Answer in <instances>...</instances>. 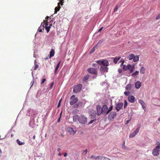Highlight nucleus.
Here are the masks:
<instances>
[{"label": "nucleus", "instance_id": "13", "mask_svg": "<svg viewBox=\"0 0 160 160\" xmlns=\"http://www.w3.org/2000/svg\"><path fill=\"white\" fill-rule=\"evenodd\" d=\"M102 114L106 115L107 111L108 110V108L107 106L106 105H103L102 108Z\"/></svg>", "mask_w": 160, "mask_h": 160}, {"label": "nucleus", "instance_id": "27", "mask_svg": "<svg viewBox=\"0 0 160 160\" xmlns=\"http://www.w3.org/2000/svg\"><path fill=\"white\" fill-rule=\"evenodd\" d=\"M60 62H61V61H60L58 62V64H57V66L56 67V68H55V74H56V73H57V70L58 69V68L59 67V66Z\"/></svg>", "mask_w": 160, "mask_h": 160}, {"label": "nucleus", "instance_id": "46", "mask_svg": "<svg viewBox=\"0 0 160 160\" xmlns=\"http://www.w3.org/2000/svg\"><path fill=\"white\" fill-rule=\"evenodd\" d=\"M118 6L116 7V8H115L114 10V12H115L117 11L118 9Z\"/></svg>", "mask_w": 160, "mask_h": 160}, {"label": "nucleus", "instance_id": "11", "mask_svg": "<svg viewBox=\"0 0 160 160\" xmlns=\"http://www.w3.org/2000/svg\"><path fill=\"white\" fill-rule=\"evenodd\" d=\"M121 62L122 64L121 65H123V70L125 71L127 70L128 69H129V68L131 67L130 64H128L127 66H126L125 65H123L124 63L125 62L124 60H123L122 61H120L119 62Z\"/></svg>", "mask_w": 160, "mask_h": 160}, {"label": "nucleus", "instance_id": "39", "mask_svg": "<svg viewBox=\"0 0 160 160\" xmlns=\"http://www.w3.org/2000/svg\"><path fill=\"white\" fill-rule=\"evenodd\" d=\"M88 152V150L87 149H86L85 150H84L83 151V152H82V154L84 155H85L86 154V153H87Z\"/></svg>", "mask_w": 160, "mask_h": 160}, {"label": "nucleus", "instance_id": "48", "mask_svg": "<svg viewBox=\"0 0 160 160\" xmlns=\"http://www.w3.org/2000/svg\"><path fill=\"white\" fill-rule=\"evenodd\" d=\"M75 97V95H72V96L71 97V98H70V99H73V98H74Z\"/></svg>", "mask_w": 160, "mask_h": 160}, {"label": "nucleus", "instance_id": "38", "mask_svg": "<svg viewBox=\"0 0 160 160\" xmlns=\"http://www.w3.org/2000/svg\"><path fill=\"white\" fill-rule=\"evenodd\" d=\"M130 93V92H124V94H125V95L127 96H128L129 95Z\"/></svg>", "mask_w": 160, "mask_h": 160}, {"label": "nucleus", "instance_id": "41", "mask_svg": "<svg viewBox=\"0 0 160 160\" xmlns=\"http://www.w3.org/2000/svg\"><path fill=\"white\" fill-rule=\"evenodd\" d=\"M64 0H59L60 4L62 6L63 5V3L64 2L63 1Z\"/></svg>", "mask_w": 160, "mask_h": 160}, {"label": "nucleus", "instance_id": "47", "mask_svg": "<svg viewBox=\"0 0 160 160\" xmlns=\"http://www.w3.org/2000/svg\"><path fill=\"white\" fill-rule=\"evenodd\" d=\"M103 28L102 27H101L100 28V29H99V30H98V32H100L102 30V29Z\"/></svg>", "mask_w": 160, "mask_h": 160}, {"label": "nucleus", "instance_id": "43", "mask_svg": "<svg viewBox=\"0 0 160 160\" xmlns=\"http://www.w3.org/2000/svg\"><path fill=\"white\" fill-rule=\"evenodd\" d=\"M118 71L119 73H121L122 71V70L121 69H118Z\"/></svg>", "mask_w": 160, "mask_h": 160}, {"label": "nucleus", "instance_id": "58", "mask_svg": "<svg viewBox=\"0 0 160 160\" xmlns=\"http://www.w3.org/2000/svg\"><path fill=\"white\" fill-rule=\"evenodd\" d=\"M158 120L159 121H160V118H158Z\"/></svg>", "mask_w": 160, "mask_h": 160}, {"label": "nucleus", "instance_id": "64", "mask_svg": "<svg viewBox=\"0 0 160 160\" xmlns=\"http://www.w3.org/2000/svg\"><path fill=\"white\" fill-rule=\"evenodd\" d=\"M159 41L160 42V39L159 40Z\"/></svg>", "mask_w": 160, "mask_h": 160}, {"label": "nucleus", "instance_id": "25", "mask_svg": "<svg viewBox=\"0 0 160 160\" xmlns=\"http://www.w3.org/2000/svg\"><path fill=\"white\" fill-rule=\"evenodd\" d=\"M134 55L133 54H130L128 56V58L129 60H131L133 59Z\"/></svg>", "mask_w": 160, "mask_h": 160}, {"label": "nucleus", "instance_id": "28", "mask_svg": "<svg viewBox=\"0 0 160 160\" xmlns=\"http://www.w3.org/2000/svg\"><path fill=\"white\" fill-rule=\"evenodd\" d=\"M135 69V67L134 65L131 66V67L129 68V70H130V71L131 73Z\"/></svg>", "mask_w": 160, "mask_h": 160}, {"label": "nucleus", "instance_id": "59", "mask_svg": "<svg viewBox=\"0 0 160 160\" xmlns=\"http://www.w3.org/2000/svg\"><path fill=\"white\" fill-rule=\"evenodd\" d=\"M61 153H59V154H58V155L59 156H61Z\"/></svg>", "mask_w": 160, "mask_h": 160}, {"label": "nucleus", "instance_id": "23", "mask_svg": "<svg viewBox=\"0 0 160 160\" xmlns=\"http://www.w3.org/2000/svg\"><path fill=\"white\" fill-rule=\"evenodd\" d=\"M139 102L142 105V107H143V109H144L145 108H146V107L145 106V103H144V102L142 100H140L139 101Z\"/></svg>", "mask_w": 160, "mask_h": 160}, {"label": "nucleus", "instance_id": "21", "mask_svg": "<svg viewBox=\"0 0 160 160\" xmlns=\"http://www.w3.org/2000/svg\"><path fill=\"white\" fill-rule=\"evenodd\" d=\"M54 53H55L54 50L53 49H52L51 50L50 52V56H49L50 58L53 57L54 55Z\"/></svg>", "mask_w": 160, "mask_h": 160}, {"label": "nucleus", "instance_id": "19", "mask_svg": "<svg viewBox=\"0 0 160 160\" xmlns=\"http://www.w3.org/2000/svg\"><path fill=\"white\" fill-rule=\"evenodd\" d=\"M60 2H58V6L55 8V11H54L55 13H57V12L61 8V7L60 6Z\"/></svg>", "mask_w": 160, "mask_h": 160}, {"label": "nucleus", "instance_id": "57", "mask_svg": "<svg viewBox=\"0 0 160 160\" xmlns=\"http://www.w3.org/2000/svg\"><path fill=\"white\" fill-rule=\"evenodd\" d=\"M60 120V118H59V119L58 120V122H59Z\"/></svg>", "mask_w": 160, "mask_h": 160}, {"label": "nucleus", "instance_id": "24", "mask_svg": "<svg viewBox=\"0 0 160 160\" xmlns=\"http://www.w3.org/2000/svg\"><path fill=\"white\" fill-rule=\"evenodd\" d=\"M132 87L131 84H129L127 85L126 87V89L127 91L129 90Z\"/></svg>", "mask_w": 160, "mask_h": 160}, {"label": "nucleus", "instance_id": "51", "mask_svg": "<svg viewBox=\"0 0 160 160\" xmlns=\"http://www.w3.org/2000/svg\"><path fill=\"white\" fill-rule=\"evenodd\" d=\"M92 66L93 67H96L97 66V64H92Z\"/></svg>", "mask_w": 160, "mask_h": 160}, {"label": "nucleus", "instance_id": "55", "mask_svg": "<svg viewBox=\"0 0 160 160\" xmlns=\"http://www.w3.org/2000/svg\"><path fill=\"white\" fill-rule=\"evenodd\" d=\"M60 149L59 148H58V149H57V150L58 152H59L60 151Z\"/></svg>", "mask_w": 160, "mask_h": 160}, {"label": "nucleus", "instance_id": "22", "mask_svg": "<svg viewBox=\"0 0 160 160\" xmlns=\"http://www.w3.org/2000/svg\"><path fill=\"white\" fill-rule=\"evenodd\" d=\"M139 55H134V58L133 59V61L134 62H136L139 60Z\"/></svg>", "mask_w": 160, "mask_h": 160}, {"label": "nucleus", "instance_id": "50", "mask_svg": "<svg viewBox=\"0 0 160 160\" xmlns=\"http://www.w3.org/2000/svg\"><path fill=\"white\" fill-rule=\"evenodd\" d=\"M61 105V103L60 102H59L58 104V107H59Z\"/></svg>", "mask_w": 160, "mask_h": 160}, {"label": "nucleus", "instance_id": "52", "mask_svg": "<svg viewBox=\"0 0 160 160\" xmlns=\"http://www.w3.org/2000/svg\"><path fill=\"white\" fill-rule=\"evenodd\" d=\"M49 17H48V16H47L46 17V18H45V19H46V20H48V18H49Z\"/></svg>", "mask_w": 160, "mask_h": 160}, {"label": "nucleus", "instance_id": "37", "mask_svg": "<svg viewBox=\"0 0 160 160\" xmlns=\"http://www.w3.org/2000/svg\"><path fill=\"white\" fill-rule=\"evenodd\" d=\"M124 108H126L127 107V106L128 105V103H127V101H126V100H125L124 101Z\"/></svg>", "mask_w": 160, "mask_h": 160}, {"label": "nucleus", "instance_id": "20", "mask_svg": "<svg viewBox=\"0 0 160 160\" xmlns=\"http://www.w3.org/2000/svg\"><path fill=\"white\" fill-rule=\"evenodd\" d=\"M121 57H115L113 58V62L115 64H117L118 61L121 59Z\"/></svg>", "mask_w": 160, "mask_h": 160}, {"label": "nucleus", "instance_id": "10", "mask_svg": "<svg viewBox=\"0 0 160 160\" xmlns=\"http://www.w3.org/2000/svg\"><path fill=\"white\" fill-rule=\"evenodd\" d=\"M123 106V103L122 102H120L117 103L115 109L118 112L122 109Z\"/></svg>", "mask_w": 160, "mask_h": 160}, {"label": "nucleus", "instance_id": "18", "mask_svg": "<svg viewBox=\"0 0 160 160\" xmlns=\"http://www.w3.org/2000/svg\"><path fill=\"white\" fill-rule=\"evenodd\" d=\"M141 86V82L140 81H137L135 83V87L136 88L138 89Z\"/></svg>", "mask_w": 160, "mask_h": 160}, {"label": "nucleus", "instance_id": "40", "mask_svg": "<svg viewBox=\"0 0 160 160\" xmlns=\"http://www.w3.org/2000/svg\"><path fill=\"white\" fill-rule=\"evenodd\" d=\"M160 18V13L158 14L156 17V20L159 19Z\"/></svg>", "mask_w": 160, "mask_h": 160}, {"label": "nucleus", "instance_id": "49", "mask_svg": "<svg viewBox=\"0 0 160 160\" xmlns=\"http://www.w3.org/2000/svg\"><path fill=\"white\" fill-rule=\"evenodd\" d=\"M67 155V153H64V157H66Z\"/></svg>", "mask_w": 160, "mask_h": 160}, {"label": "nucleus", "instance_id": "44", "mask_svg": "<svg viewBox=\"0 0 160 160\" xmlns=\"http://www.w3.org/2000/svg\"><path fill=\"white\" fill-rule=\"evenodd\" d=\"M54 82H52L51 83V85H50V89H51L52 88V86L54 84Z\"/></svg>", "mask_w": 160, "mask_h": 160}, {"label": "nucleus", "instance_id": "30", "mask_svg": "<svg viewBox=\"0 0 160 160\" xmlns=\"http://www.w3.org/2000/svg\"><path fill=\"white\" fill-rule=\"evenodd\" d=\"M113 107L112 106H111L108 109L107 111L106 115H107L108 113H109L112 109Z\"/></svg>", "mask_w": 160, "mask_h": 160}, {"label": "nucleus", "instance_id": "14", "mask_svg": "<svg viewBox=\"0 0 160 160\" xmlns=\"http://www.w3.org/2000/svg\"><path fill=\"white\" fill-rule=\"evenodd\" d=\"M97 112V114L98 116H99L102 114V108L100 106H97L96 108Z\"/></svg>", "mask_w": 160, "mask_h": 160}, {"label": "nucleus", "instance_id": "61", "mask_svg": "<svg viewBox=\"0 0 160 160\" xmlns=\"http://www.w3.org/2000/svg\"><path fill=\"white\" fill-rule=\"evenodd\" d=\"M77 106L76 107H78V105H75V106Z\"/></svg>", "mask_w": 160, "mask_h": 160}, {"label": "nucleus", "instance_id": "6", "mask_svg": "<svg viewBox=\"0 0 160 160\" xmlns=\"http://www.w3.org/2000/svg\"><path fill=\"white\" fill-rule=\"evenodd\" d=\"M44 25H45V29L47 31V32H48L50 30V28H51V26L52 24H50V25L49 26H48V22H47V20H43V24L42 26V28L43 30L44 27Z\"/></svg>", "mask_w": 160, "mask_h": 160}, {"label": "nucleus", "instance_id": "3", "mask_svg": "<svg viewBox=\"0 0 160 160\" xmlns=\"http://www.w3.org/2000/svg\"><path fill=\"white\" fill-rule=\"evenodd\" d=\"M91 158L95 159H98L99 160H111L110 158H108L101 156H95L94 155H92L91 156Z\"/></svg>", "mask_w": 160, "mask_h": 160}, {"label": "nucleus", "instance_id": "8", "mask_svg": "<svg viewBox=\"0 0 160 160\" xmlns=\"http://www.w3.org/2000/svg\"><path fill=\"white\" fill-rule=\"evenodd\" d=\"M88 71L90 73L92 74L96 75L98 74V72L97 69L94 68H90L88 69Z\"/></svg>", "mask_w": 160, "mask_h": 160}, {"label": "nucleus", "instance_id": "35", "mask_svg": "<svg viewBox=\"0 0 160 160\" xmlns=\"http://www.w3.org/2000/svg\"><path fill=\"white\" fill-rule=\"evenodd\" d=\"M139 73V72L138 71H136L134 73H132V76L134 77L135 76H136Z\"/></svg>", "mask_w": 160, "mask_h": 160}, {"label": "nucleus", "instance_id": "42", "mask_svg": "<svg viewBox=\"0 0 160 160\" xmlns=\"http://www.w3.org/2000/svg\"><path fill=\"white\" fill-rule=\"evenodd\" d=\"M96 121L95 119L92 120L89 122V124H91L94 122Z\"/></svg>", "mask_w": 160, "mask_h": 160}, {"label": "nucleus", "instance_id": "32", "mask_svg": "<svg viewBox=\"0 0 160 160\" xmlns=\"http://www.w3.org/2000/svg\"><path fill=\"white\" fill-rule=\"evenodd\" d=\"M103 41L104 40L103 39L100 40L98 43L96 45L98 47L100 44H102L103 42Z\"/></svg>", "mask_w": 160, "mask_h": 160}, {"label": "nucleus", "instance_id": "17", "mask_svg": "<svg viewBox=\"0 0 160 160\" xmlns=\"http://www.w3.org/2000/svg\"><path fill=\"white\" fill-rule=\"evenodd\" d=\"M128 100L131 103H133L135 101V98L133 96H130L128 97Z\"/></svg>", "mask_w": 160, "mask_h": 160}, {"label": "nucleus", "instance_id": "16", "mask_svg": "<svg viewBox=\"0 0 160 160\" xmlns=\"http://www.w3.org/2000/svg\"><path fill=\"white\" fill-rule=\"evenodd\" d=\"M70 101V103L71 105H73L76 103L78 101V99L77 98H75L73 99H71Z\"/></svg>", "mask_w": 160, "mask_h": 160}, {"label": "nucleus", "instance_id": "54", "mask_svg": "<svg viewBox=\"0 0 160 160\" xmlns=\"http://www.w3.org/2000/svg\"><path fill=\"white\" fill-rule=\"evenodd\" d=\"M129 120H127V121L126 124H128V123H129Z\"/></svg>", "mask_w": 160, "mask_h": 160}, {"label": "nucleus", "instance_id": "62", "mask_svg": "<svg viewBox=\"0 0 160 160\" xmlns=\"http://www.w3.org/2000/svg\"><path fill=\"white\" fill-rule=\"evenodd\" d=\"M11 137H13V134H12L11 135Z\"/></svg>", "mask_w": 160, "mask_h": 160}, {"label": "nucleus", "instance_id": "12", "mask_svg": "<svg viewBox=\"0 0 160 160\" xmlns=\"http://www.w3.org/2000/svg\"><path fill=\"white\" fill-rule=\"evenodd\" d=\"M66 130L70 134L74 135L76 132V131L74 130L72 128L70 127H68Z\"/></svg>", "mask_w": 160, "mask_h": 160}, {"label": "nucleus", "instance_id": "31", "mask_svg": "<svg viewBox=\"0 0 160 160\" xmlns=\"http://www.w3.org/2000/svg\"><path fill=\"white\" fill-rule=\"evenodd\" d=\"M89 78V76L88 75L84 76L83 79V81L85 82Z\"/></svg>", "mask_w": 160, "mask_h": 160}, {"label": "nucleus", "instance_id": "5", "mask_svg": "<svg viewBox=\"0 0 160 160\" xmlns=\"http://www.w3.org/2000/svg\"><path fill=\"white\" fill-rule=\"evenodd\" d=\"M140 128V125L139 124L138 125L137 128L136 130L130 134L129 135V138H132L134 137L139 132Z\"/></svg>", "mask_w": 160, "mask_h": 160}, {"label": "nucleus", "instance_id": "9", "mask_svg": "<svg viewBox=\"0 0 160 160\" xmlns=\"http://www.w3.org/2000/svg\"><path fill=\"white\" fill-rule=\"evenodd\" d=\"M117 116V113L115 112H112L110 113L108 116V119L109 120H112L115 118Z\"/></svg>", "mask_w": 160, "mask_h": 160}, {"label": "nucleus", "instance_id": "1", "mask_svg": "<svg viewBox=\"0 0 160 160\" xmlns=\"http://www.w3.org/2000/svg\"><path fill=\"white\" fill-rule=\"evenodd\" d=\"M73 122H79L81 124H85L87 122V117L83 115L79 116L78 115H75L73 116Z\"/></svg>", "mask_w": 160, "mask_h": 160}, {"label": "nucleus", "instance_id": "56", "mask_svg": "<svg viewBox=\"0 0 160 160\" xmlns=\"http://www.w3.org/2000/svg\"><path fill=\"white\" fill-rule=\"evenodd\" d=\"M125 144V141H124L123 143L122 146H124Z\"/></svg>", "mask_w": 160, "mask_h": 160}, {"label": "nucleus", "instance_id": "45", "mask_svg": "<svg viewBox=\"0 0 160 160\" xmlns=\"http://www.w3.org/2000/svg\"><path fill=\"white\" fill-rule=\"evenodd\" d=\"M46 79L45 78H44L42 79V82H41V84H43V83L44 82L46 81Z\"/></svg>", "mask_w": 160, "mask_h": 160}, {"label": "nucleus", "instance_id": "29", "mask_svg": "<svg viewBox=\"0 0 160 160\" xmlns=\"http://www.w3.org/2000/svg\"><path fill=\"white\" fill-rule=\"evenodd\" d=\"M145 69L144 67H142L140 70V72L142 74H143L145 72Z\"/></svg>", "mask_w": 160, "mask_h": 160}, {"label": "nucleus", "instance_id": "36", "mask_svg": "<svg viewBox=\"0 0 160 160\" xmlns=\"http://www.w3.org/2000/svg\"><path fill=\"white\" fill-rule=\"evenodd\" d=\"M36 61L35 62V66L34 67V70H36L38 68V64H35L36 63Z\"/></svg>", "mask_w": 160, "mask_h": 160}, {"label": "nucleus", "instance_id": "2", "mask_svg": "<svg viewBox=\"0 0 160 160\" xmlns=\"http://www.w3.org/2000/svg\"><path fill=\"white\" fill-rule=\"evenodd\" d=\"M160 152V143L158 146L156 147L152 150V154L155 156H158Z\"/></svg>", "mask_w": 160, "mask_h": 160}, {"label": "nucleus", "instance_id": "26", "mask_svg": "<svg viewBox=\"0 0 160 160\" xmlns=\"http://www.w3.org/2000/svg\"><path fill=\"white\" fill-rule=\"evenodd\" d=\"M97 48L98 46L96 45L93 47V48L91 50V51L90 52V53H92L93 52L96 50V49Z\"/></svg>", "mask_w": 160, "mask_h": 160}, {"label": "nucleus", "instance_id": "53", "mask_svg": "<svg viewBox=\"0 0 160 160\" xmlns=\"http://www.w3.org/2000/svg\"><path fill=\"white\" fill-rule=\"evenodd\" d=\"M35 135H34L33 137V139L34 140L35 139Z\"/></svg>", "mask_w": 160, "mask_h": 160}, {"label": "nucleus", "instance_id": "15", "mask_svg": "<svg viewBox=\"0 0 160 160\" xmlns=\"http://www.w3.org/2000/svg\"><path fill=\"white\" fill-rule=\"evenodd\" d=\"M108 68L107 66H101L100 68V71L102 73H104V72H108Z\"/></svg>", "mask_w": 160, "mask_h": 160}, {"label": "nucleus", "instance_id": "34", "mask_svg": "<svg viewBox=\"0 0 160 160\" xmlns=\"http://www.w3.org/2000/svg\"><path fill=\"white\" fill-rule=\"evenodd\" d=\"M42 24H43V23H41V25L40 26V27H39L38 29V31L39 32H42V25H43Z\"/></svg>", "mask_w": 160, "mask_h": 160}, {"label": "nucleus", "instance_id": "7", "mask_svg": "<svg viewBox=\"0 0 160 160\" xmlns=\"http://www.w3.org/2000/svg\"><path fill=\"white\" fill-rule=\"evenodd\" d=\"M97 62L100 65H103L104 66H109V63L108 61L106 60H103L102 61H97Z\"/></svg>", "mask_w": 160, "mask_h": 160}, {"label": "nucleus", "instance_id": "33", "mask_svg": "<svg viewBox=\"0 0 160 160\" xmlns=\"http://www.w3.org/2000/svg\"><path fill=\"white\" fill-rule=\"evenodd\" d=\"M17 142L18 144L20 145H23L24 144V143L23 142H21L19 140V139H17Z\"/></svg>", "mask_w": 160, "mask_h": 160}, {"label": "nucleus", "instance_id": "60", "mask_svg": "<svg viewBox=\"0 0 160 160\" xmlns=\"http://www.w3.org/2000/svg\"><path fill=\"white\" fill-rule=\"evenodd\" d=\"M2 153V151L1 149H0V153Z\"/></svg>", "mask_w": 160, "mask_h": 160}, {"label": "nucleus", "instance_id": "63", "mask_svg": "<svg viewBox=\"0 0 160 160\" xmlns=\"http://www.w3.org/2000/svg\"><path fill=\"white\" fill-rule=\"evenodd\" d=\"M62 100V99H61L59 101V102H60L61 103V101Z\"/></svg>", "mask_w": 160, "mask_h": 160}, {"label": "nucleus", "instance_id": "4", "mask_svg": "<svg viewBox=\"0 0 160 160\" xmlns=\"http://www.w3.org/2000/svg\"><path fill=\"white\" fill-rule=\"evenodd\" d=\"M81 84H79L75 86L73 88V92L75 93H78L80 92L82 88Z\"/></svg>", "mask_w": 160, "mask_h": 160}]
</instances>
